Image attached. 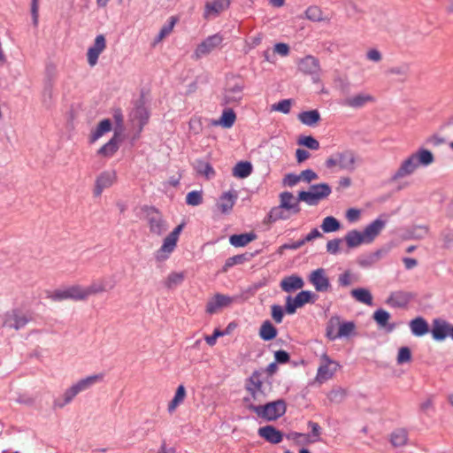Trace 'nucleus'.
Returning <instances> with one entry per match:
<instances>
[{
  "label": "nucleus",
  "instance_id": "obj_18",
  "mask_svg": "<svg viewBox=\"0 0 453 453\" xmlns=\"http://www.w3.org/2000/svg\"><path fill=\"white\" fill-rule=\"evenodd\" d=\"M450 326L451 324L444 319H434L431 329V334L434 340L442 342L447 337H449Z\"/></svg>",
  "mask_w": 453,
  "mask_h": 453
},
{
  "label": "nucleus",
  "instance_id": "obj_19",
  "mask_svg": "<svg viewBox=\"0 0 453 453\" xmlns=\"http://www.w3.org/2000/svg\"><path fill=\"white\" fill-rule=\"evenodd\" d=\"M234 299V297L229 296L216 294L208 301L206 304V312L209 314H214L219 309L229 306Z\"/></svg>",
  "mask_w": 453,
  "mask_h": 453
},
{
  "label": "nucleus",
  "instance_id": "obj_32",
  "mask_svg": "<svg viewBox=\"0 0 453 453\" xmlns=\"http://www.w3.org/2000/svg\"><path fill=\"white\" fill-rule=\"evenodd\" d=\"M345 241L349 248H356L363 243L369 244L364 235V232H360L358 230H351L348 232L345 235Z\"/></svg>",
  "mask_w": 453,
  "mask_h": 453
},
{
  "label": "nucleus",
  "instance_id": "obj_43",
  "mask_svg": "<svg viewBox=\"0 0 453 453\" xmlns=\"http://www.w3.org/2000/svg\"><path fill=\"white\" fill-rule=\"evenodd\" d=\"M119 149V142L117 139V135L115 134L108 142H106L104 146H102L98 154L104 157H110L114 155V153Z\"/></svg>",
  "mask_w": 453,
  "mask_h": 453
},
{
  "label": "nucleus",
  "instance_id": "obj_56",
  "mask_svg": "<svg viewBox=\"0 0 453 453\" xmlns=\"http://www.w3.org/2000/svg\"><path fill=\"white\" fill-rule=\"evenodd\" d=\"M291 105H292L291 99H283V100L279 101L276 104H273L272 105V111L288 114L290 112Z\"/></svg>",
  "mask_w": 453,
  "mask_h": 453
},
{
  "label": "nucleus",
  "instance_id": "obj_4",
  "mask_svg": "<svg viewBox=\"0 0 453 453\" xmlns=\"http://www.w3.org/2000/svg\"><path fill=\"white\" fill-rule=\"evenodd\" d=\"M264 375V372L254 371L245 380V389L249 392L250 396L245 397L244 402L248 404L251 401L261 402L265 399Z\"/></svg>",
  "mask_w": 453,
  "mask_h": 453
},
{
  "label": "nucleus",
  "instance_id": "obj_6",
  "mask_svg": "<svg viewBox=\"0 0 453 453\" xmlns=\"http://www.w3.org/2000/svg\"><path fill=\"white\" fill-rule=\"evenodd\" d=\"M31 316L19 309L6 311L2 317V326L20 330L31 320Z\"/></svg>",
  "mask_w": 453,
  "mask_h": 453
},
{
  "label": "nucleus",
  "instance_id": "obj_47",
  "mask_svg": "<svg viewBox=\"0 0 453 453\" xmlns=\"http://www.w3.org/2000/svg\"><path fill=\"white\" fill-rule=\"evenodd\" d=\"M186 396V390L183 385H180L177 388L175 395L172 401L168 404V411L170 413L173 412L175 409L184 401Z\"/></svg>",
  "mask_w": 453,
  "mask_h": 453
},
{
  "label": "nucleus",
  "instance_id": "obj_23",
  "mask_svg": "<svg viewBox=\"0 0 453 453\" xmlns=\"http://www.w3.org/2000/svg\"><path fill=\"white\" fill-rule=\"evenodd\" d=\"M257 434L272 444L280 443L283 439V434L270 425L259 427Z\"/></svg>",
  "mask_w": 453,
  "mask_h": 453
},
{
  "label": "nucleus",
  "instance_id": "obj_25",
  "mask_svg": "<svg viewBox=\"0 0 453 453\" xmlns=\"http://www.w3.org/2000/svg\"><path fill=\"white\" fill-rule=\"evenodd\" d=\"M390 313L383 309H378L374 311L372 318L380 328L384 329L387 333L393 332L395 327V323H389Z\"/></svg>",
  "mask_w": 453,
  "mask_h": 453
},
{
  "label": "nucleus",
  "instance_id": "obj_46",
  "mask_svg": "<svg viewBox=\"0 0 453 453\" xmlns=\"http://www.w3.org/2000/svg\"><path fill=\"white\" fill-rule=\"evenodd\" d=\"M340 326V317L339 316H333L330 318L326 324V336L328 339L334 341L338 339L337 333L338 328Z\"/></svg>",
  "mask_w": 453,
  "mask_h": 453
},
{
  "label": "nucleus",
  "instance_id": "obj_15",
  "mask_svg": "<svg viewBox=\"0 0 453 453\" xmlns=\"http://www.w3.org/2000/svg\"><path fill=\"white\" fill-rule=\"evenodd\" d=\"M106 47L105 37L103 35H96L94 44L88 50V63L90 66L96 65L100 54Z\"/></svg>",
  "mask_w": 453,
  "mask_h": 453
},
{
  "label": "nucleus",
  "instance_id": "obj_59",
  "mask_svg": "<svg viewBox=\"0 0 453 453\" xmlns=\"http://www.w3.org/2000/svg\"><path fill=\"white\" fill-rule=\"evenodd\" d=\"M411 360V351L409 347H401L397 354V364L403 365Z\"/></svg>",
  "mask_w": 453,
  "mask_h": 453
},
{
  "label": "nucleus",
  "instance_id": "obj_10",
  "mask_svg": "<svg viewBox=\"0 0 453 453\" xmlns=\"http://www.w3.org/2000/svg\"><path fill=\"white\" fill-rule=\"evenodd\" d=\"M298 69L302 73L311 75L312 77L313 81L316 82L319 81L320 73V65L317 58L311 55H307L304 58H301L298 62Z\"/></svg>",
  "mask_w": 453,
  "mask_h": 453
},
{
  "label": "nucleus",
  "instance_id": "obj_12",
  "mask_svg": "<svg viewBox=\"0 0 453 453\" xmlns=\"http://www.w3.org/2000/svg\"><path fill=\"white\" fill-rule=\"evenodd\" d=\"M222 40L221 35L219 34L208 36L196 47L195 50L196 58H200L208 55L222 42Z\"/></svg>",
  "mask_w": 453,
  "mask_h": 453
},
{
  "label": "nucleus",
  "instance_id": "obj_52",
  "mask_svg": "<svg viewBox=\"0 0 453 453\" xmlns=\"http://www.w3.org/2000/svg\"><path fill=\"white\" fill-rule=\"evenodd\" d=\"M407 441V432L403 429H398L392 433L391 442L395 447H402Z\"/></svg>",
  "mask_w": 453,
  "mask_h": 453
},
{
  "label": "nucleus",
  "instance_id": "obj_26",
  "mask_svg": "<svg viewBox=\"0 0 453 453\" xmlns=\"http://www.w3.org/2000/svg\"><path fill=\"white\" fill-rule=\"evenodd\" d=\"M356 155L351 150L337 153L338 166L346 171L352 172L356 168Z\"/></svg>",
  "mask_w": 453,
  "mask_h": 453
},
{
  "label": "nucleus",
  "instance_id": "obj_28",
  "mask_svg": "<svg viewBox=\"0 0 453 453\" xmlns=\"http://www.w3.org/2000/svg\"><path fill=\"white\" fill-rule=\"evenodd\" d=\"M104 378V373L90 375L78 380L76 383L73 384L72 387L74 388L77 394H80L81 392L88 389L96 383L103 381Z\"/></svg>",
  "mask_w": 453,
  "mask_h": 453
},
{
  "label": "nucleus",
  "instance_id": "obj_63",
  "mask_svg": "<svg viewBox=\"0 0 453 453\" xmlns=\"http://www.w3.org/2000/svg\"><path fill=\"white\" fill-rule=\"evenodd\" d=\"M341 239H333L326 243V251L330 254L335 255L340 250Z\"/></svg>",
  "mask_w": 453,
  "mask_h": 453
},
{
  "label": "nucleus",
  "instance_id": "obj_14",
  "mask_svg": "<svg viewBox=\"0 0 453 453\" xmlns=\"http://www.w3.org/2000/svg\"><path fill=\"white\" fill-rule=\"evenodd\" d=\"M115 284L116 281L111 276L104 277L102 279L94 280L88 287L86 288L88 297L92 295L110 291L115 287Z\"/></svg>",
  "mask_w": 453,
  "mask_h": 453
},
{
  "label": "nucleus",
  "instance_id": "obj_5",
  "mask_svg": "<svg viewBox=\"0 0 453 453\" xmlns=\"http://www.w3.org/2000/svg\"><path fill=\"white\" fill-rule=\"evenodd\" d=\"M49 297L55 302H60L66 299L83 301L88 298V293L86 291V288L76 284L57 289L50 294Z\"/></svg>",
  "mask_w": 453,
  "mask_h": 453
},
{
  "label": "nucleus",
  "instance_id": "obj_57",
  "mask_svg": "<svg viewBox=\"0 0 453 453\" xmlns=\"http://www.w3.org/2000/svg\"><path fill=\"white\" fill-rule=\"evenodd\" d=\"M203 202L202 191L193 190L188 193L186 203L191 206H197Z\"/></svg>",
  "mask_w": 453,
  "mask_h": 453
},
{
  "label": "nucleus",
  "instance_id": "obj_64",
  "mask_svg": "<svg viewBox=\"0 0 453 453\" xmlns=\"http://www.w3.org/2000/svg\"><path fill=\"white\" fill-rule=\"evenodd\" d=\"M301 180L300 175L295 173H288L283 179V184L288 187L296 186Z\"/></svg>",
  "mask_w": 453,
  "mask_h": 453
},
{
  "label": "nucleus",
  "instance_id": "obj_27",
  "mask_svg": "<svg viewBox=\"0 0 453 453\" xmlns=\"http://www.w3.org/2000/svg\"><path fill=\"white\" fill-rule=\"evenodd\" d=\"M130 118L132 122L138 126L140 133L148 122L149 112L144 105L139 104L132 111Z\"/></svg>",
  "mask_w": 453,
  "mask_h": 453
},
{
  "label": "nucleus",
  "instance_id": "obj_49",
  "mask_svg": "<svg viewBox=\"0 0 453 453\" xmlns=\"http://www.w3.org/2000/svg\"><path fill=\"white\" fill-rule=\"evenodd\" d=\"M341 225L337 219L333 216L326 217L321 224V228L325 233H333L340 229Z\"/></svg>",
  "mask_w": 453,
  "mask_h": 453
},
{
  "label": "nucleus",
  "instance_id": "obj_3",
  "mask_svg": "<svg viewBox=\"0 0 453 453\" xmlns=\"http://www.w3.org/2000/svg\"><path fill=\"white\" fill-rule=\"evenodd\" d=\"M341 93L342 97L338 100V104L342 107L357 110L375 102V97L365 91L349 95L348 84L342 86Z\"/></svg>",
  "mask_w": 453,
  "mask_h": 453
},
{
  "label": "nucleus",
  "instance_id": "obj_42",
  "mask_svg": "<svg viewBox=\"0 0 453 453\" xmlns=\"http://www.w3.org/2000/svg\"><path fill=\"white\" fill-rule=\"evenodd\" d=\"M252 173V165L247 161L238 162L233 169V175L237 178H246Z\"/></svg>",
  "mask_w": 453,
  "mask_h": 453
},
{
  "label": "nucleus",
  "instance_id": "obj_24",
  "mask_svg": "<svg viewBox=\"0 0 453 453\" xmlns=\"http://www.w3.org/2000/svg\"><path fill=\"white\" fill-rule=\"evenodd\" d=\"M280 203L292 214H297L301 211L298 197L296 198L289 191L281 192L279 196Z\"/></svg>",
  "mask_w": 453,
  "mask_h": 453
},
{
  "label": "nucleus",
  "instance_id": "obj_29",
  "mask_svg": "<svg viewBox=\"0 0 453 453\" xmlns=\"http://www.w3.org/2000/svg\"><path fill=\"white\" fill-rule=\"evenodd\" d=\"M237 200L235 191L225 192L219 199L217 206L222 213H228Z\"/></svg>",
  "mask_w": 453,
  "mask_h": 453
},
{
  "label": "nucleus",
  "instance_id": "obj_55",
  "mask_svg": "<svg viewBox=\"0 0 453 453\" xmlns=\"http://www.w3.org/2000/svg\"><path fill=\"white\" fill-rule=\"evenodd\" d=\"M246 260H247V257H246V255H244V254L230 257L226 260L225 265L222 268V271L227 272L229 268L233 267L235 265H242Z\"/></svg>",
  "mask_w": 453,
  "mask_h": 453
},
{
  "label": "nucleus",
  "instance_id": "obj_41",
  "mask_svg": "<svg viewBox=\"0 0 453 453\" xmlns=\"http://www.w3.org/2000/svg\"><path fill=\"white\" fill-rule=\"evenodd\" d=\"M277 335V329L275 326L269 321L265 320L260 326L259 336L264 341H271L274 339Z\"/></svg>",
  "mask_w": 453,
  "mask_h": 453
},
{
  "label": "nucleus",
  "instance_id": "obj_33",
  "mask_svg": "<svg viewBox=\"0 0 453 453\" xmlns=\"http://www.w3.org/2000/svg\"><path fill=\"white\" fill-rule=\"evenodd\" d=\"M230 0H213L211 3H207L205 5V16L211 14L218 15L222 11L228 8Z\"/></svg>",
  "mask_w": 453,
  "mask_h": 453
},
{
  "label": "nucleus",
  "instance_id": "obj_8",
  "mask_svg": "<svg viewBox=\"0 0 453 453\" xmlns=\"http://www.w3.org/2000/svg\"><path fill=\"white\" fill-rule=\"evenodd\" d=\"M183 225L177 226L165 239L162 246L156 252V259L158 261L165 260L169 257L170 254L174 250L179 235L182 230Z\"/></svg>",
  "mask_w": 453,
  "mask_h": 453
},
{
  "label": "nucleus",
  "instance_id": "obj_62",
  "mask_svg": "<svg viewBox=\"0 0 453 453\" xmlns=\"http://www.w3.org/2000/svg\"><path fill=\"white\" fill-rule=\"evenodd\" d=\"M353 282L352 274L349 271H346L339 275L338 283L341 287H348Z\"/></svg>",
  "mask_w": 453,
  "mask_h": 453
},
{
  "label": "nucleus",
  "instance_id": "obj_37",
  "mask_svg": "<svg viewBox=\"0 0 453 453\" xmlns=\"http://www.w3.org/2000/svg\"><path fill=\"white\" fill-rule=\"evenodd\" d=\"M195 169L199 175L205 177L207 180H211L215 176L212 165L204 160H196Z\"/></svg>",
  "mask_w": 453,
  "mask_h": 453
},
{
  "label": "nucleus",
  "instance_id": "obj_22",
  "mask_svg": "<svg viewBox=\"0 0 453 453\" xmlns=\"http://www.w3.org/2000/svg\"><path fill=\"white\" fill-rule=\"evenodd\" d=\"M148 221L150 231L154 234L161 235L168 228L167 224L157 211H154L151 214H149Z\"/></svg>",
  "mask_w": 453,
  "mask_h": 453
},
{
  "label": "nucleus",
  "instance_id": "obj_40",
  "mask_svg": "<svg viewBox=\"0 0 453 453\" xmlns=\"http://www.w3.org/2000/svg\"><path fill=\"white\" fill-rule=\"evenodd\" d=\"M111 129V122L109 119H103L99 122L96 128L92 132L90 136V142H95L104 134L110 132Z\"/></svg>",
  "mask_w": 453,
  "mask_h": 453
},
{
  "label": "nucleus",
  "instance_id": "obj_53",
  "mask_svg": "<svg viewBox=\"0 0 453 453\" xmlns=\"http://www.w3.org/2000/svg\"><path fill=\"white\" fill-rule=\"evenodd\" d=\"M297 143L312 150L319 149V142L311 135L300 136Z\"/></svg>",
  "mask_w": 453,
  "mask_h": 453
},
{
  "label": "nucleus",
  "instance_id": "obj_11",
  "mask_svg": "<svg viewBox=\"0 0 453 453\" xmlns=\"http://www.w3.org/2000/svg\"><path fill=\"white\" fill-rule=\"evenodd\" d=\"M308 280L318 292H327L331 287L329 278L324 268L312 271L308 276Z\"/></svg>",
  "mask_w": 453,
  "mask_h": 453
},
{
  "label": "nucleus",
  "instance_id": "obj_16",
  "mask_svg": "<svg viewBox=\"0 0 453 453\" xmlns=\"http://www.w3.org/2000/svg\"><path fill=\"white\" fill-rule=\"evenodd\" d=\"M414 296L411 292L407 291H395L392 292L386 303L392 308H404L413 299Z\"/></svg>",
  "mask_w": 453,
  "mask_h": 453
},
{
  "label": "nucleus",
  "instance_id": "obj_9",
  "mask_svg": "<svg viewBox=\"0 0 453 453\" xmlns=\"http://www.w3.org/2000/svg\"><path fill=\"white\" fill-rule=\"evenodd\" d=\"M314 294L309 290H302L295 297L288 296L286 297L285 311L288 314H294L296 309L303 307L304 304L312 302L311 298Z\"/></svg>",
  "mask_w": 453,
  "mask_h": 453
},
{
  "label": "nucleus",
  "instance_id": "obj_50",
  "mask_svg": "<svg viewBox=\"0 0 453 453\" xmlns=\"http://www.w3.org/2000/svg\"><path fill=\"white\" fill-rule=\"evenodd\" d=\"M356 325L353 321L341 322L338 328L337 335L338 339L349 337L355 333Z\"/></svg>",
  "mask_w": 453,
  "mask_h": 453
},
{
  "label": "nucleus",
  "instance_id": "obj_13",
  "mask_svg": "<svg viewBox=\"0 0 453 453\" xmlns=\"http://www.w3.org/2000/svg\"><path fill=\"white\" fill-rule=\"evenodd\" d=\"M243 86L239 82L234 84L228 83L225 89L222 104H236L240 103L243 96Z\"/></svg>",
  "mask_w": 453,
  "mask_h": 453
},
{
  "label": "nucleus",
  "instance_id": "obj_34",
  "mask_svg": "<svg viewBox=\"0 0 453 453\" xmlns=\"http://www.w3.org/2000/svg\"><path fill=\"white\" fill-rule=\"evenodd\" d=\"M301 123L308 127H313L320 120V114L318 110L304 111L298 114Z\"/></svg>",
  "mask_w": 453,
  "mask_h": 453
},
{
  "label": "nucleus",
  "instance_id": "obj_51",
  "mask_svg": "<svg viewBox=\"0 0 453 453\" xmlns=\"http://www.w3.org/2000/svg\"><path fill=\"white\" fill-rule=\"evenodd\" d=\"M178 19L174 16H172L167 20V23H165L160 29L158 35L157 37V41L159 42L162 39H164L165 36L171 34L173 31L175 24L177 23Z\"/></svg>",
  "mask_w": 453,
  "mask_h": 453
},
{
  "label": "nucleus",
  "instance_id": "obj_38",
  "mask_svg": "<svg viewBox=\"0 0 453 453\" xmlns=\"http://www.w3.org/2000/svg\"><path fill=\"white\" fill-rule=\"evenodd\" d=\"M77 392L74 390V388L71 386L68 388L61 396L56 398L54 400V407L55 408H63L65 405L72 403V401L74 399V397L77 395Z\"/></svg>",
  "mask_w": 453,
  "mask_h": 453
},
{
  "label": "nucleus",
  "instance_id": "obj_31",
  "mask_svg": "<svg viewBox=\"0 0 453 453\" xmlns=\"http://www.w3.org/2000/svg\"><path fill=\"white\" fill-rule=\"evenodd\" d=\"M411 334L414 336L421 337L429 332V326L426 320L422 317H417L409 323Z\"/></svg>",
  "mask_w": 453,
  "mask_h": 453
},
{
  "label": "nucleus",
  "instance_id": "obj_7",
  "mask_svg": "<svg viewBox=\"0 0 453 453\" xmlns=\"http://www.w3.org/2000/svg\"><path fill=\"white\" fill-rule=\"evenodd\" d=\"M339 368L340 365L336 361L331 359L326 354H323L320 357V364L317 370L315 380L323 384L332 379Z\"/></svg>",
  "mask_w": 453,
  "mask_h": 453
},
{
  "label": "nucleus",
  "instance_id": "obj_1",
  "mask_svg": "<svg viewBox=\"0 0 453 453\" xmlns=\"http://www.w3.org/2000/svg\"><path fill=\"white\" fill-rule=\"evenodd\" d=\"M434 161L433 153L426 149H419L415 153L405 158L399 168L392 175L390 180L396 181L411 175L419 166H427Z\"/></svg>",
  "mask_w": 453,
  "mask_h": 453
},
{
  "label": "nucleus",
  "instance_id": "obj_36",
  "mask_svg": "<svg viewBox=\"0 0 453 453\" xmlns=\"http://www.w3.org/2000/svg\"><path fill=\"white\" fill-rule=\"evenodd\" d=\"M350 295L356 301L361 303L369 306L372 305V296L367 288H358L352 289Z\"/></svg>",
  "mask_w": 453,
  "mask_h": 453
},
{
  "label": "nucleus",
  "instance_id": "obj_58",
  "mask_svg": "<svg viewBox=\"0 0 453 453\" xmlns=\"http://www.w3.org/2000/svg\"><path fill=\"white\" fill-rule=\"evenodd\" d=\"M308 19L318 22L323 19V13L318 6H310L305 12Z\"/></svg>",
  "mask_w": 453,
  "mask_h": 453
},
{
  "label": "nucleus",
  "instance_id": "obj_35",
  "mask_svg": "<svg viewBox=\"0 0 453 453\" xmlns=\"http://www.w3.org/2000/svg\"><path fill=\"white\" fill-rule=\"evenodd\" d=\"M256 238L257 235L252 232L241 234H233L229 238V242L234 247H244L250 242L254 241Z\"/></svg>",
  "mask_w": 453,
  "mask_h": 453
},
{
  "label": "nucleus",
  "instance_id": "obj_60",
  "mask_svg": "<svg viewBox=\"0 0 453 453\" xmlns=\"http://www.w3.org/2000/svg\"><path fill=\"white\" fill-rule=\"evenodd\" d=\"M272 318L277 323L280 324L284 317V310L279 304H273L271 306Z\"/></svg>",
  "mask_w": 453,
  "mask_h": 453
},
{
  "label": "nucleus",
  "instance_id": "obj_61",
  "mask_svg": "<svg viewBox=\"0 0 453 453\" xmlns=\"http://www.w3.org/2000/svg\"><path fill=\"white\" fill-rule=\"evenodd\" d=\"M345 397V390L342 388L332 389L328 394V398L331 402L340 403Z\"/></svg>",
  "mask_w": 453,
  "mask_h": 453
},
{
  "label": "nucleus",
  "instance_id": "obj_48",
  "mask_svg": "<svg viewBox=\"0 0 453 453\" xmlns=\"http://www.w3.org/2000/svg\"><path fill=\"white\" fill-rule=\"evenodd\" d=\"M310 190H311L314 195H317V198L320 201L326 198L332 192L331 187L326 183L311 185Z\"/></svg>",
  "mask_w": 453,
  "mask_h": 453
},
{
  "label": "nucleus",
  "instance_id": "obj_2",
  "mask_svg": "<svg viewBox=\"0 0 453 453\" xmlns=\"http://www.w3.org/2000/svg\"><path fill=\"white\" fill-rule=\"evenodd\" d=\"M247 408L265 421L276 420L283 416L287 411V405L283 399L257 405L250 403L247 404Z\"/></svg>",
  "mask_w": 453,
  "mask_h": 453
},
{
  "label": "nucleus",
  "instance_id": "obj_21",
  "mask_svg": "<svg viewBox=\"0 0 453 453\" xmlns=\"http://www.w3.org/2000/svg\"><path fill=\"white\" fill-rule=\"evenodd\" d=\"M303 286V279L297 274L286 276L280 282V287L281 290L286 293H292L296 290L302 289Z\"/></svg>",
  "mask_w": 453,
  "mask_h": 453
},
{
  "label": "nucleus",
  "instance_id": "obj_45",
  "mask_svg": "<svg viewBox=\"0 0 453 453\" xmlns=\"http://www.w3.org/2000/svg\"><path fill=\"white\" fill-rule=\"evenodd\" d=\"M410 72V65L406 63H403L401 65L392 66L386 71V73L388 75H397L399 76V81H404L408 76Z\"/></svg>",
  "mask_w": 453,
  "mask_h": 453
},
{
  "label": "nucleus",
  "instance_id": "obj_44",
  "mask_svg": "<svg viewBox=\"0 0 453 453\" xmlns=\"http://www.w3.org/2000/svg\"><path fill=\"white\" fill-rule=\"evenodd\" d=\"M185 279V273L183 272H173L171 273L165 280V286L173 289L182 284Z\"/></svg>",
  "mask_w": 453,
  "mask_h": 453
},
{
  "label": "nucleus",
  "instance_id": "obj_30",
  "mask_svg": "<svg viewBox=\"0 0 453 453\" xmlns=\"http://www.w3.org/2000/svg\"><path fill=\"white\" fill-rule=\"evenodd\" d=\"M291 214L292 213L290 211L282 207L280 203L278 206H274L270 210L265 219V222L274 223L278 220H287L290 219Z\"/></svg>",
  "mask_w": 453,
  "mask_h": 453
},
{
  "label": "nucleus",
  "instance_id": "obj_17",
  "mask_svg": "<svg viewBox=\"0 0 453 453\" xmlns=\"http://www.w3.org/2000/svg\"><path fill=\"white\" fill-rule=\"evenodd\" d=\"M115 180L116 173L114 171H104L101 173L96 180L94 196H101L104 189L110 188Z\"/></svg>",
  "mask_w": 453,
  "mask_h": 453
},
{
  "label": "nucleus",
  "instance_id": "obj_39",
  "mask_svg": "<svg viewBox=\"0 0 453 453\" xmlns=\"http://www.w3.org/2000/svg\"><path fill=\"white\" fill-rule=\"evenodd\" d=\"M236 119V115L234 111L230 109H225L222 112V115L219 120L213 122L214 125H219L225 128H230L234 126Z\"/></svg>",
  "mask_w": 453,
  "mask_h": 453
},
{
  "label": "nucleus",
  "instance_id": "obj_54",
  "mask_svg": "<svg viewBox=\"0 0 453 453\" xmlns=\"http://www.w3.org/2000/svg\"><path fill=\"white\" fill-rule=\"evenodd\" d=\"M298 200L300 202H304L309 205H317L320 201L317 198V195H314L311 190L308 191H300L298 193Z\"/></svg>",
  "mask_w": 453,
  "mask_h": 453
},
{
  "label": "nucleus",
  "instance_id": "obj_20",
  "mask_svg": "<svg viewBox=\"0 0 453 453\" xmlns=\"http://www.w3.org/2000/svg\"><path fill=\"white\" fill-rule=\"evenodd\" d=\"M387 225V219H383V216H380L370 224H368L364 229V235L369 243H372L375 238L381 233Z\"/></svg>",
  "mask_w": 453,
  "mask_h": 453
}]
</instances>
